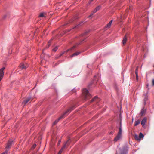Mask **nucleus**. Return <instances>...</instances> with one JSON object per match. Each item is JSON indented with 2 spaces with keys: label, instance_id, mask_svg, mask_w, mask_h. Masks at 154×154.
Returning a JSON list of instances; mask_svg holds the SVG:
<instances>
[{
  "label": "nucleus",
  "instance_id": "1",
  "mask_svg": "<svg viewBox=\"0 0 154 154\" xmlns=\"http://www.w3.org/2000/svg\"><path fill=\"white\" fill-rule=\"evenodd\" d=\"M74 106L71 107L68 109L63 115L60 117L57 120H55L53 123V125H55L62 118H63L64 116L67 115V113H69L72 110L74 109L75 108Z\"/></svg>",
  "mask_w": 154,
  "mask_h": 154
},
{
  "label": "nucleus",
  "instance_id": "2",
  "mask_svg": "<svg viewBox=\"0 0 154 154\" xmlns=\"http://www.w3.org/2000/svg\"><path fill=\"white\" fill-rule=\"evenodd\" d=\"M83 94L85 100H88L91 97V95L89 94L88 91L86 89H83Z\"/></svg>",
  "mask_w": 154,
  "mask_h": 154
},
{
  "label": "nucleus",
  "instance_id": "3",
  "mask_svg": "<svg viewBox=\"0 0 154 154\" xmlns=\"http://www.w3.org/2000/svg\"><path fill=\"white\" fill-rule=\"evenodd\" d=\"M70 139L69 138V139L68 140H67L65 142V144L63 145L62 147L59 151L58 154H61L63 149H65L66 147H67L69 145L70 143Z\"/></svg>",
  "mask_w": 154,
  "mask_h": 154
},
{
  "label": "nucleus",
  "instance_id": "4",
  "mask_svg": "<svg viewBox=\"0 0 154 154\" xmlns=\"http://www.w3.org/2000/svg\"><path fill=\"white\" fill-rule=\"evenodd\" d=\"M28 65L27 63H21L19 67V68L21 70H25L28 67Z\"/></svg>",
  "mask_w": 154,
  "mask_h": 154
},
{
  "label": "nucleus",
  "instance_id": "5",
  "mask_svg": "<svg viewBox=\"0 0 154 154\" xmlns=\"http://www.w3.org/2000/svg\"><path fill=\"white\" fill-rule=\"evenodd\" d=\"M13 143V141L11 140H10L7 143L6 148L7 149L10 148L11 147V146Z\"/></svg>",
  "mask_w": 154,
  "mask_h": 154
},
{
  "label": "nucleus",
  "instance_id": "6",
  "mask_svg": "<svg viewBox=\"0 0 154 154\" xmlns=\"http://www.w3.org/2000/svg\"><path fill=\"white\" fill-rule=\"evenodd\" d=\"M5 69V67H3L0 70V81H1L3 76V71Z\"/></svg>",
  "mask_w": 154,
  "mask_h": 154
},
{
  "label": "nucleus",
  "instance_id": "7",
  "mask_svg": "<svg viewBox=\"0 0 154 154\" xmlns=\"http://www.w3.org/2000/svg\"><path fill=\"white\" fill-rule=\"evenodd\" d=\"M148 92H147L145 94H144V95L143 96L144 98L143 99V101H144V104H146V102L148 100Z\"/></svg>",
  "mask_w": 154,
  "mask_h": 154
},
{
  "label": "nucleus",
  "instance_id": "8",
  "mask_svg": "<svg viewBox=\"0 0 154 154\" xmlns=\"http://www.w3.org/2000/svg\"><path fill=\"white\" fill-rule=\"evenodd\" d=\"M121 136L122 135L121 134H118L117 136L115 138L114 140L115 141H117L121 138Z\"/></svg>",
  "mask_w": 154,
  "mask_h": 154
},
{
  "label": "nucleus",
  "instance_id": "9",
  "mask_svg": "<svg viewBox=\"0 0 154 154\" xmlns=\"http://www.w3.org/2000/svg\"><path fill=\"white\" fill-rule=\"evenodd\" d=\"M147 119L146 118H144L142 120L141 124L142 126L143 127L145 125V123L146 122Z\"/></svg>",
  "mask_w": 154,
  "mask_h": 154
},
{
  "label": "nucleus",
  "instance_id": "10",
  "mask_svg": "<svg viewBox=\"0 0 154 154\" xmlns=\"http://www.w3.org/2000/svg\"><path fill=\"white\" fill-rule=\"evenodd\" d=\"M31 98H27L24 100L23 102V103L25 105L27 103L29 102V101L31 100Z\"/></svg>",
  "mask_w": 154,
  "mask_h": 154
},
{
  "label": "nucleus",
  "instance_id": "11",
  "mask_svg": "<svg viewBox=\"0 0 154 154\" xmlns=\"http://www.w3.org/2000/svg\"><path fill=\"white\" fill-rule=\"evenodd\" d=\"M126 151L123 149L121 150L120 152L119 153L118 152H117L116 154H126Z\"/></svg>",
  "mask_w": 154,
  "mask_h": 154
},
{
  "label": "nucleus",
  "instance_id": "12",
  "mask_svg": "<svg viewBox=\"0 0 154 154\" xmlns=\"http://www.w3.org/2000/svg\"><path fill=\"white\" fill-rule=\"evenodd\" d=\"M80 53L81 52H75V53H74V54H73L72 55L70 56V57L71 58H72L74 56H77V55H78L79 54H80Z\"/></svg>",
  "mask_w": 154,
  "mask_h": 154
},
{
  "label": "nucleus",
  "instance_id": "13",
  "mask_svg": "<svg viewBox=\"0 0 154 154\" xmlns=\"http://www.w3.org/2000/svg\"><path fill=\"white\" fill-rule=\"evenodd\" d=\"M122 131V130L121 123V122H120V127L119 128V131L118 134H121Z\"/></svg>",
  "mask_w": 154,
  "mask_h": 154
},
{
  "label": "nucleus",
  "instance_id": "14",
  "mask_svg": "<svg viewBox=\"0 0 154 154\" xmlns=\"http://www.w3.org/2000/svg\"><path fill=\"white\" fill-rule=\"evenodd\" d=\"M111 26V25H110V24H109V23L105 27V28H104V30H106L108 29H109V28Z\"/></svg>",
  "mask_w": 154,
  "mask_h": 154
},
{
  "label": "nucleus",
  "instance_id": "15",
  "mask_svg": "<svg viewBox=\"0 0 154 154\" xmlns=\"http://www.w3.org/2000/svg\"><path fill=\"white\" fill-rule=\"evenodd\" d=\"M127 37L126 35L124 37L122 41V43L123 44H125L127 41Z\"/></svg>",
  "mask_w": 154,
  "mask_h": 154
},
{
  "label": "nucleus",
  "instance_id": "16",
  "mask_svg": "<svg viewBox=\"0 0 154 154\" xmlns=\"http://www.w3.org/2000/svg\"><path fill=\"white\" fill-rule=\"evenodd\" d=\"M140 121L139 120L136 121L135 122L134 126H136L137 125L140 123Z\"/></svg>",
  "mask_w": 154,
  "mask_h": 154
},
{
  "label": "nucleus",
  "instance_id": "17",
  "mask_svg": "<svg viewBox=\"0 0 154 154\" xmlns=\"http://www.w3.org/2000/svg\"><path fill=\"white\" fill-rule=\"evenodd\" d=\"M144 137V136L143 135V134L140 132L139 134V138H140V140L142 139Z\"/></svg>",
  "mask_w": 154,
  "mask_h": 154
},
{
  "label": "nucleus",
  "instance_id": "18",
  "mask_svg": "<svg viewBox=\"0 0 154 154\" xmlns=\"http://www.w3.org/2000/svg\"><path fill=\"white\" fill-rule=\"evenodd\" d=\"M134 138L135 139L137 140H140V138H139V136H138V135H135L134 136Z\"/></svg>",
  "mask_w": 154,
  "mask_h": 154
},
{
  "label": "nucleus",
  "instance_id": "19",
  "mask_svg": "<svg viewBox=\"0 0 154 154\" xmlns=\"http://www.w3.org/2000/svg\"><path fill=\"white\" fill-rule=\"evenodd\" d=\"M145 112V110H144V109H142L140 112L141 116H142L143 115Z\"/></svg>",
  "mask_w": 154,
  "mask_h": 154
},
{
  "label": "nucleus",
  "instance_id": "20",
  "mask_svg": "<svg viewBox=\"0 0 154 154\" xmlns=\"http://www.w3.org/2000/svg\"><path fill=\"white\" fill-rule=\"evenodd\" d=\"M51 40L49 41L48 42L47 46L45 48H49L50 46V44L51 43Z\"/></svg>",
  "mask_w": 154,
  "mask_h": 154
},
{
  "label": "nucleus",
  "instance_id": "21",
  "mask_svg": "<svg viewBox=\"0 0 154 154\" xmlns=\"http://www.w3.org/2000/svg\"><path fill=\"white\" fill-rule=\"evenodd\" d=\"M51 40L49 41L48 42L47 46L45 48H49L50 46V44L51 43Z\"/></svg>",
  "mask_w": 154,
  "mask_h": 154
},
{
  "label": "nucleus",
  "instance_id": "22",
  "mask_svg": "<svg viewBox=\"0 0 154 154\" xmlns=\"http://www.w3.org/2000/svg\"><path fill=\"white\" fill-rule=\"evenodd\" d=\"M75 47V46H74L72 47L70 49L67 50L66 52L67 53L68 51H69L73 50Z\"/></svg>",
  "mask_w": 154,
  "mask_h": 154
},
{
  "label": "nucleus",
  "instance_id": "23",
  "mask_svg": "<svg viewBox=\"0 0 154 154\" xmlns=\"http://www.w3.org/2000/svg\"><path fill=\"white\" fill-rule=\"evenodd\" d=\"M97 96H95L94 98H93L92 99V100L91 101V102H93L94 101H95L97 99Z\"/></svg>",
  "mask_w": 154,
  "mask_h": 154
},
{
  "label": "nucleus",
  "instance_id": "24",
  "mask_svg": "<svg viewBox=\"0 0 154 154\" xmlns=\"http://www.w3.org/2000/svg\"><path fill=\"white\" fill-rule=\"evenodd\" d=\"M135 73L136 75V79L137 80H138V74L137 71H136V72H135Z\"/></svg>",
  "mask_w": 154,
  "mask_h": 154
},
{
  "label": "nucleus",
  "instance_id": "25",
  "mask_svg": "<svg viewBox=\"0 0 154 154\" xmlns=\"http://www.w3.org/2000/svg\"><path fill=\"white\" fill-rule=\"evenodd\" d=\"M58 47L57 46L55 47L53 49V51H56Z\"/></svg>",
  "mask_w": 154,
  "mask_h": 154
},
{
  "label": "nucleus",
  "instance_id": "26",
  "mask_svg": "<svg viewBox=\"0 0 154 154\" xmlns=\"http://www.w3.org/2000/svg\"><path fill=\"white\" fill-rule=\"evenodd\" d=\"M101 8V6H99L95 8L98 11Z\"/></svg>",
  "mask_w": 154,
  "mask_h": 154
},
{
  "label": "nucleus",
  "instance_id": "27",
  "mask_svg": "<svg viewBox=\"0 0 154 154\" xmlns=\"http://www.w3.org/2000/svg\"><path fill=\"white\" fill-rule=\"evenodd\" d=\"M39 16L40 17H43L44 16V14L43 13H41L40 14Z\"/></svg>",
  "mask_w": 154,
  "mask_h": 154
},
{
  "label": "nucleus",
  "instance_id": "28",
  "mask_svg": "<svg viewBox=\"0 0 154 154\" xmlns=\"http://www.w3.org/2000/svg\"><path fill=\"white\" fill-rule=\"evenodd\" d=\"M98 11L97 10V9H96V8L93 11V13H96L97 11Z\"/></svg>",
  "mask_w": 154,
  "mask_h": 154
},
{
  "label": "nucleus",
  "instance_id": "29",
  "mask_svg": "<svg viewBox=\"0 0 154 154\" xmlns=\"http://www.w3.org/2000/svg\"><path fill=\"white\" fill-rule=\"evenodd\" d=\"M98 11L97 10V9H96V8L93 11V13H96L97 11Z\"/></svg>",
  "mask_w": 154,
  "mask_h": 154
},
{
  "label": "nucleus",
  "instance_id": "30",
  "mask_svg": "<svg viewBox=\"0 0 154 154\" xmlns=\"http://www.w3.org/2000/svg\"><path fill=\"white\" fill-rule=\"evenodd\" d=\"M8 153V151L6 150L5 152H4L3 153L1 154H7Z\"/></svg>",
  "mask_w": 154,
  "mask_h": 154
},
{
  "label": "nucleus",
  "instance_id": "31",
  "mask_svg": "<svg viewBox=\"0 0 154 154\" xmlns=\"http://www.w3.org/2000/svg\"><path fill=\"white\" fill-rule=\"evenodd\" d=\"M36 146V145L35 144H34L33 145L32 148L33 149H34Z\"/></svg>",
  "mask_w": 154,
  "mask_h": 154
},
{
  "label": "nucleus",
  "instance_id": "32",
  "mask_svg": "<svg viewBox=\"0 0 154 154\" xmlns=\"http://www.w3.org/2000/svg\"><path fill=\"white\" fill-rule=\"evenodd\" d=\"M112 20H111V21H110L109 22V24H110V25H111V24H112Z\"/></svg>",
  "mask_w": 154,
  "mask_h": 154
},
{
  "label": "nucleus",
  "instance_id": "33",
  "mask_svg": "<svg viewBox=\"0 0 154 154\" xmlns=\"http://www.w3.org/2000/svg\"><path fill=\"white\" fill-rule=\"evenodd\" d=\"M61 142V140H59L58 142V145H59L60 143Z\"/></svg>",
  "mask_w": 154,
  "mask_h": 154
},
{
  "label": "nucleus",
  "instance_id": "34",
  "mask_svg": "<svg viewBox=\"0 0 154 154\" xmlns=\"http://www.w3.org/2000/svg\"><path fill=\"white\" fill-rule=\"evenodd\" d=\"M93 14H91L90 15L88 16V18H90L91 17V16H92V15H93Z\"/></svg>",
  "mask_w": 154,
  "mask_h": 154
},
{
  "label": "nucleus",
  "instance_id": "35",
  "mask_svg": "<svg viewBox=\"0 0 154 154\" xmlns=\"http://www.w3.org/2000/svg\"><path fill=\"white\" fill-rule=\"evenodd\" d=\"M138 68H139L138 66H137V67L136 68V69L135 72H136V71H137V70H138Z\"/></svg>",
  "mask_w": 154,
  "mask_h": 154
},
{
  "label": "nucleus",
  "instance_id": "36",
  "mask_svg": "<svg viewBox=\"0 0 154 154\" xmlns=\"http://www.w3.org/2000/svg\"><path fill=\"white\" fill-rule=\"evenodd\" d=\"M93 1V0H90L89 1V3H90Z\"/></svg>",
  "mask_w": 154,
  "mask_h": 154
},
{
  "label": "nucleus",
  "instance_id": "37",
  "mask_svg": "<svg viewBox=\"0 0 154 154\" xmlns=\"http://www.w3.org/2000/svg\"><path fill=\"white\" fill-rule=\"evenodd\" d=\"M93 1V0H90L89 1V3H90Z\"/></svg>",
  "mask_w": 154,
  "mask_h": 154
},
{
  "label": "nucleus",
  "instance_id": "38",
  "mask_svg": "<svg viewBox=\"0 0 154 154\" xmlns=\"http://www.w3.org/2000/svg\"><path fill=\"white\" fill-rule=\"evenodd\" d=\"M93 1V0H90L89 1V3H90Z\"/></svg>",
  "mask_w": 154,
  "mask_h": 154
},
{
  "label": "nucleus",
  "instance_id": "39",
  "mask_svg": "<svg viewBox=\"0 0 154 154\" xmlns=\"http://www.w3.org/2000/svg\"><path fill=\"white\" fill-rule=\"evenodd\" d=\"M152 83L153 85H154V79H153L152 81Z\"/></svg>",
  "mask_w": 154,
  "mask_h": 154
},
{
  "label": "nucleus",
  "instance_id": "40",
  "mask_svg": "<svg viewBox=\"0 0 154 154\" xmlns=\"http://www.w3.org/2000/svg\"><path fill=\"white\" fill-rule=\"evenodd\" d=\"M132 9V8L131 7H130L129 8V10H131Z\"/></svg>",
  "mask_w": 154,
  "mask_h": 154
},
{
  "label": "nucleus",
  "instance_id": "41",
  "mask_svg": "<svg viewBox=\"0 0 154 154\" xmlns=\"http://www.w3.org/2000/svg\"><path fill=\"white\" fill-rule=\"evenodd\" d=\"M64 53H62V54H61L60 55V56H61Z\"/></svg>",
  "mask_w": 154,
  "mask_h": 154
},
{
  "label": "nucleus",
  "instance_id": "42",
  "mask_svg": "<svg viewBox=\"0 0 154 154\" xmlns=\"http://www.w3.org/2000/svg\"><path fill=\"white\" fill-rule=\"evenodd\" d=\"M112 132H110V134H112Z\"/></svg>",
  "mask_w": 154,
  "mask_h": 154
},
{
  "label": "nucleus",
  "instance_id": "43",
  "mask_svg": "<svg viewBox=\"0 0 154 154\" xmlns=\"http://www.w3.org/2000/svg\"><path fill=\"white\" fill-rule=\"evenodd\" d=\"M88 32H85V34L86 33H87Z\"/></svg>",
  "mask_w": 154,
  "mask_h": 154
},
{
  "label": "nucleus",
  "instance_id": "44",
  "mask_svg": "<svg viewBox=\"0 0 154 154\" xmlns=\"http://www.w3.org/2000/svg\"><path fill=\"white\" fill-rule=\"evenodd\" d=\"M148 85H147V86H148Z\"/></svg>",
  "mask_w": 154,
  "mask_h": 154
},
{
  "label": "nucleus",
  "instance_id": "45",
  "mask_svg": "<svg viewBox=\"0 0 154 154\" xmlns=\"http://www.w3.org/2000/svg\"><path fill=\"white\" fill-rule=\"evenodd\" d=\"M84 35V34H83L82 35Z\"/></svg>",
  "mask_w": 154,
  "mask_h": 154
},
{
  "label": "nucleus",
  "instance_id": "46",
  "mask_svg": "<svg viewBox=\"0 0 154 154\" xmlns=\"http://www.w3.org/2000/svg\"><path fill=\"white\" fill-rule=\"evenodd\" d=\"M153 67H154V66H153Z\"/></svg>",
  "mask_w": 154,
  "mask_h": 154
}]
</instances>
